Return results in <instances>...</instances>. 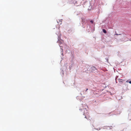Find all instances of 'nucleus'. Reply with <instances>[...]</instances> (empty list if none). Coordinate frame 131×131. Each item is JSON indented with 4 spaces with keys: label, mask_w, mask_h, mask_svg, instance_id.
<instances>
[{
    "label": "nucleus",
    "mask_w": 131,
    "mask_h": 131,
    "mask_svg": "<svg viewBox=\"0 0 131 131\" xmlns=\"http://www.w3.org/2000/svg\"><path fill=\"white\" fill-rule=\"evenodd\" d=\"M103 32L104 33H105V34H106V31L105 29H103Z\"/></svg>",
    "instance_id": "f257e3e1"
},
{
    "label": "nucleus",
    "mask_w": 131,
    "mask_h": 131,
    "mask_svg": "<svg viewBox=\"0 0 131 131\" xmlns=\"http://www.w3.org/2000/svg\"><path fill=\"white\" fill-rule=\"evenodd\" d=\"M92 69H93V70H94L95 69V68L94 67H92Z\"/></svg>",
    "instance_id": "f03ea898"
},
{
    "label": "nucleus",
    "mask_w": 131,
    "mask_h": 131,
    "mask_svg": "<svg viewBox=\"0 0 131 131\" xmlns=\"http://www.w3.org/2000/svg\"><path fill=\"white\" fill-rule=\"evenodd\" d=\"M90 22L92 23H93V20H91L90 21Z\"/></svg>",
    "instance_id": "7ed1b4c3"
},
{
    "label": "nucleus",
    "mask_w": 131,
    "mask_h": 131,
    "mask_svg": "<svg viewBox=\"0 0 131 131\" xmlns=\"http://www.w3.org/2000/svg\"><path fill=\"white\" fill-rule=\"evenodd\" d=\"M129 83L131 84V81L129 82Z\"/></svg>",
    "instance_id": "20e7f679"
},
{
    "label": "nucleus",
    "mask_w": 131,
    "mask_h": 131,
    "mask_svg": "<svg viewBox=\"0 0 131 131\" xmlns=\"http://www.w3.org/2000/svg\"><path fill=\"white\" fill-rule=\"evenodd\" d=\"M115 35H118V34H115Z\"/></svg>",
    "instance_id": "39448f33"
},
{
    "label": "nucleus",
    "mask_w": 131,
    "mask_h": 131,
    "mask_svg": "<svg viewBox=\"0 0 131 131\" xmlns=\"http://www.w3.org/2000/svg\"><path fill=\"white\" fill-rule=\"evenodd\" d=\"M85 118H87L86 117V116H85Z\"/></svg>",
    "instance_id": "423d86ee"
},
{
    "label": "nucleus",
    "mask_w": 131,
    "mask_h": 131,
    "mask_svg": "<svg viewBox=\"0 0 131 131\" xmlns=\"http://www.w3.org/2000/svg\"><path fill=\"white\" fill-rule=\"evenodd\" d=\"M88 90V89H87L86 90V91Z\"/></svg>",
    "instance_id": "0eeeda50"
},
{
    "label": "nucleus",
    "mask_w": 131,
    "mask_h": 131,
    "mask_svg": "<svg viewBox=\"0 0 131 131\" xmlns=\"http://www.w3.org/2000/svg\"><path fill=\"white\" fill-rule=\"evenodd\" d=\"M83 22V20H82V22Z\"/></svg>",
    "instance_id": "6e6552de"
}]
</instances>
